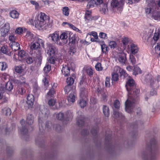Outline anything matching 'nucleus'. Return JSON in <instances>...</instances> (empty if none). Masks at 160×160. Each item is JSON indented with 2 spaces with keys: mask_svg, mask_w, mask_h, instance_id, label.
<instances>
[{
  "mask_svg": "<svg viewBox=\"0 0 160 160\" xmlns=\"http://www.w3.org/2000/svg\"><path fill=\"white\" fill-rule=\"evenodd\" d=\"M125 86L128 92V98L125 102V109L127 112L130 113L134 107L133 104L139 101L140 90L136 88L135 82L132 78L128 79Z\"/></svg>",
  "mask_w": 160,
  "mask_h": 160,
  "instance_id": "obj_1",
  "label": "nucleus"
},
{
  "mask_svg": "<svg viewBox=\"0 0 160 160\" xmlns=\"http://www.w3.org/2000/svg\"><path fill=\"white\" fill-rule=\"evenodd\" d=\"M158 149L156 141L154 139L150 141V145H147V150L143 151L142 153V157L144 160H156V153H153L155 150L156 151Z\"/></svg>",
  "mask_w": 160,
  "mask_h": 160,
  "instance_id": "obj_2",
  "label": "nucleus"
},
{
  "mask_svg": "<svg viewBox=\"0 0 160 160\" xmlns=\"http://www.w3.org/2000/svg\"><path fill=\"white\" fill-rule=\"evenodd\" d=\"M30 49L32 50H35V52L38 55L37 57L39 58V61L42 60L41 55L42 52V50L40 47L39 44L37 41H33L30 45Z\"/></svg>",
  "mask_w": 160,
  "mask_h": 160,
  "instance_id": "obj_3",
  "label": "nucleus"
},
{
  "mask_svg": "<svg viewBox=\"0 0 160 160\" xmlns=\"http://www.w3.org/2000/svg\"><path fill=\"white\" fill-rule=\"evenodd\" d=\"M38 18H36L34 20L33 24H35L36 27H41L45 24L48 20L47 19V16L44 13H41Z\"/></svg>",
  "mask_w": 160,
  "mask_h": 160,
  "instance_id": "obj_4",
  "label": "nucleus"
},
{
  "mask_svg": "<svg viewBox=\"0 0 160 160\" xmlns=\"http://www.w3.org/2000/svg\"><path fill=\"white\" fill-rule=\"evenodd\" d=\"M15 84H18V86L21 85L25 87H27L28 84L26 83V79L25 77L22 76H20L19 77V80L15 79L13 80Z\"/></svg>",
  "mask_w": 160,
  "mask_h": 160,
  "instance_id": "obj_5",
  "label": "nucleus"
},
{
  "mask_svg": "<svg viewBox=\"0 0 160 160\" xmlns=\"http://www.w3.org/2000/svg\"><path fill=\"white\" fill-rule=\"evenodd\" d=\"M153 76L151 74H148L146 75L145 77V81L146 82H150L151 86L155 88H158L159 86L158 84L156 85L154 83Z\"/></svg>",
  "mask_w": 160,
  "mask_h": 160,
  "instance_id": "obj_6",
  "label": "nucleus"
},
{
  "mask_svg": "<svg viewBox=\"0 0 160 160\" xmlns=\"http://www.w3.org/2000/svg\"><path fill=\"white\" fill-rule=\"evenodd\" d=\"M111 135L109 134L105 137V140L106 142V147L107 148L108 151L110 152H112V151L114 148V146L112 145V144L109 142L108 144L107 143L109 142L111 139Z\"/></svg>",
  "mask_w": 160,
  "mask_h": 160,
  "instance_id": "obj_7",
  "label": "nucleus"
},
{
  "mask_svg": "<svg viewBox=\"0 0 160 160\" xmlns=\"http://www.w3.org/2000/svg\"><path fill=\"white\" fill-rule=\"evenodd\" d=\"M78 113V115H80V117H78L77 118V124L79 127H82L84 124V117L82 115V112L81 111H79Z\"/></svg>",
  "mask_w": 160,
  "mask_h": 160,
  "instance_id": "obj_8",
  "label": "nucleus"
},
{
  "mask_svg": "<svg viewBox=\"0 0 160 160\" xmlns=\"http://www.w3.org/2000/svg\"><path fill=\"white\" fill-rule=\"evenodd\" d=\"M128 49L131 51L132 55L136 54L138 51V48L137 45L133 42L130 43V45L128 46Z\"/></svg>",
  "mask_w": 160,
  "mask_h": 160,
  "instance_id": "obj_9",
  "label": "nucleus"
},
{
  "mask_svg": "<svg viewBox=\"0 0 160 160\" xmlns=\"http://www.w3.org/2000/svg\"><path fill=\"white\" fill-rule=\"evenodd\" d=\"M10 29L9 24L8 23H5L1 29H0V32H1V35L4 36L9 32Z\"/></svg>",
  "mask_w": 160,
  "mask_h": 160,
  "instance_id": "obj_10",
  "label": "nucleus"
},
{
  "mask_svg": "<svg viewBox=\"0 0 160 160\" xmlns=\"http://www.w3.org/2000/svg\"><path fill=\"white\" fill-rule=\"evenodd\" d=\"M10 45L12 49L11 51H12L13 53V54L14 55V58H15V53H14V51H16L19 49H20V45L18 43L16 42H12L11 43H10Z\"/></svg>",
  "mask_w": 160,
  "mask_h": 160,
  "instance_id": "obj_11",
  "label": "nucleus"
},
{
  "mask_svg": "<svg viewBox=\"0 0 160 160\" xmlns=\"http://www.w3.org/2000/svg\"><path fill=\"white\" fill-rule=\"evenodd\" d=\"M20 123L22 126V128L21 129V134L23 135H26L28 132L27 124H25V121L23 120L21 121Z\"/></svg>",
  "mask_w": 160,
  "mask_h": 160,
  "instance_id": "obj_12",
  "label": "nucleus"
},
{
  "mask_svg": "<svg viewBox=\"0 0 160 160\" xmlns=\"http://www.w3.org/2000/svg\"><path fill=\"white\" fill-rule=\"evenodd\" d=\"M34 100V96L32 94H28L27 97V103L29 107H32L33 106Z\"/></svg>",
  "mask_w": 160,
  "mask_h": 160,
  "instance_id": "obj_13",
  "label": "nucleus"
},
{
  "mask_svg": "<svg viewBox=\"0 0 160 160\" xmlns=\"http://www.w3.org/2000/svg\"><path fill=\"white\" fill-rule=\"evenodd\" d=\"M0 51L2 53L10 56L12 55L13 54L12 51H9L8 46L5 45L1 47Z\"/></svg>",
  "mask_w": 160,
  "mask_h": 160,
  "instance_id": "obj_14",
  "label": "nucleus"
},
{
  "mask_svg": "<svg viewBox=\"0 0 160 160\" xmlns=\"http://www.w3.org/2000/svg\"><path fill=\"white\" fill-rule=\"evenodd\" d=\"M126 56V54L124 53H121L119 55L118 60L120 63L122 64H125L127 60Z\"/></svg>",
  "mask_w": 160,
  "mask_h": 160,
  "instance_id": "obj_15",
  "label": "nucleus"
},
{
  "mask_svg": "<svg viewBox=\"0 0 160 160\" xmlns=\"http://www.w3.org/2000/svg\"><path fill=\"white\" fill-rule=\"evenodd\" d=\"M49 37L51 38L52 40L54 42L57 43V44L60 45H62V43L60 42L58 43V41H59V37L57 33H53L52 34H50L49 35Z\"/></svg>",
  "mask_w": 160,
  "mask_h": 160,
  "instance_id": "obj_16",
  "label": "nucleus"
},
{
  "mask_svg": "<svg viewBox=\"0 0 160 160\" xmlns=\"http://www.w3.org/2000/svg\"><path fill=\"white\" fill-rule=\"evenodd\" d=\"M99 5L100 7V11L101 13L105 14L108 12V10L107 4L103 2Z\"/></svg>",
  "mask_w": 160,
  "mask_h": 160,
  "instance_id": "obj_17",
  "label": "nucleus"
},
{
  "mask_svg": "<svg viewBox=\"0 0 160 160\" xmlns=\"http://www.w3.org/2000/svg\"><path fill=\"white\" fill-rule=\"evenodd\" d=\"M122 42L123 44V48L125 49L127 45L128 46L130 45V43H132V41L128 38L125 37L122 39Z\"/></svg>",
  "mask_w": 160,
  "mask_h": 160,
  "instance_id": "obj_18",
  "label": "nucleus"
},
{
  "mask_svg": "<svg viewBox=\"0 0 160 160\" xmlns=\"http://www.w3.org/2000/svg\"><path fill=\"white\" fill-rule=\"evenodd\" d=\"M79 94L80 97L82 98L86 97L88 96V90L87 88L84 87L80 88Z\"/></svg>",
  "mask_w": 160,
  "mask_h": 160,
  "instance_id": "obj_19",
  "label": "nucleus"
},
{
  "mask_svg": "<svg viewBox=\"0 0 160 160\" xmlns=\"http://www.w3.org/2000/svg\"><path fill=\"white\" fill-rule=\"evenodd\" d=\"M70 68L69 64H68V66L65 65V66L63 67L62 72L65 77L68 76L69 75Z\"/></svg>",
  "mask_w": 160,
  "mask_h": 160,
  "instance_id": "obj_20",
  "label": "nucleus"
},
{
  "mask_svg": "<svg viewBox=\"0 0 160 160\" xmlns=\"http://www.w3.org/2000/svg\"><path fill=\"white\" fill-rule=\"evenodd\" d=\"M64 120L68 121L71 119L72 118L73 115L72 112L69 111H68L64 113Z\"/></svg>",
  "mask_w": 160,
  "mask_h": 160,
  "instance_id": "obj_21",
  "label": "nucleus"
},
{
  "mask_svg": "<svg viewBox=\"0 0 160 160\" xmlns=\"http://www.w3.org/2000/svg\"><path fill=\"white\" fill-rule=\"evenodd\" d=\"M68 37V33L64 32L62 33L60 36L59 41L61 40L63 44H65L67 43V39Z\"/></svg>",
  "mask_w": 160,
  "mask_h": 160,
  "instance_id": "obj_22",
  "label": "nucleus"
},
{
  "mask_svg": "<svg viewBox=\"0 0 160 160\" xmlns=\"http://www.w3.org/2000/svg\"><path fill=\"white\" fill-rule=\"evenodd\" d=\"M113 109H114L113 108ZM113 114L114 117L116 118H118V119L123 121L125 119L124 116L121 113H120L117 111L114 110Z\"/></svg>",
  "mask_w": 160,
  "mask_h": 160,
  "instance_id": "obj_23",
  "label": "nucleus"
},
{
  "mask_svg": "<svg viewBox=\"0 0 160 160\" xmlns=\"http://www.w3.org/2000/svg\"><path fill=\"white\" fill-rule=\"evenodd\" d=\"M123 5V4L121 3V2L120 1H118L117 0H112L111 2V6L113 8L120 7Z\"/></svg>",
  "mask_w": 160,
  "mask_h": 160,
  "instance_id": "obj_24",
  "label": "nucleus"
},
{
  "mask_svg": "<svg viewBox=\"0 0 160 160\" xmlns=\"http://www.w3.org/2000/svg\"><path fill=\"white\" fill-rule=\"evenodd\" d=\"M103 113L105 117H108L109 115V107L105 105L102 107Z\"/></svg>",
  "mask_w": 160,
  "mask_h": 160,
  "instance_id": "obj_25",
  "label": "nucleus"
},
{
  "mask_svg": "<svg viewBox=\"0 0 160 160\" xmlns=\"http://www.w3.org/2000/svg\"><path fill=\"white\" fill-rule=\"evenodd\" d=\"M26 53L24 51L21 50L19 51L18 52V59L19 61H22L24 58V57L25 56Z\"/></svg>",
  "mask_w": 160,
  "mask_h": 160,
  "instance_id": "obj_26",
  "label": "nucleus"
},
{
  "mask_svg": "<svg viewBox=\"0 0 160 160\" xmlns=\"http://www.w3.org/2000/svg\"><path fill=\"white\" fill-rule=\"evenodd\" d=\"M56 49V48L54 46L50 47L48 50L47 53L50 56H54L55 53Z\"/></svg>",
  "mask_w": 160,
  "mask_h": 160,
  "instance_id": "obj_27",
  "label": "nucleus"
},
{
  "mask_svg": "<svg viewBox=\"0 0 160 160\" xmlns=\"http://www.w3.org/2000/svg\"><path fill=\"white\" fill-rule=\"evenodd\" d=\"M2 112L6 116H9L11 113V111L10 108L5 107L2 109Z\"/></svg>",
  "mask_w": 160,
  "mask_h": 160,
  "instance_id": "obj_28",
  "label": "nucleus"
},
{
  "mask_svg": "<svg viewBox=\"0 0 160 160\" xmlns=\"http://www.w3.org/2000/svg\"><path fill=\"white\" fill-rule=\"evenodd\" d=\"M45 128L46 130L50 131L53 129V125L52 126V122L50 121H47L46 122Z\"/></svg>",
  "mask_w": 160,
  "mask_h": 160,
  "instance_id": "obj_29",
  "label": "nucleus"
},
{
  "mask_svg": "<svg viewBox=\"0 0 160 160\" xmlns=\"http://www.w3.org/2000/svg\"><path fill=\"white\" fill-rule=\"evenodd\" d=\"M101 43H102V44H100L102 52L103 53H107L108 51V47L104 44V41L101 42Z\"/></svg>",
  "mask_w": 160,
  "mask_h": 160,
  "instance_id": "obj_30",
  "label": "nucleus"
},
{
  "mask_svg": "<svg viewBox=\"0 0 160 160\" xmlns=\"http://www.w3.org/2000/svg\"><path fill=\"white\" fill-rule=\"evenodd\" d=\"M33 116L31 114L28 115L27 119V122L29 125L32 124L33 122Z\"/></svg>",
  "mask_w": 160,
  "mask_h": 160,
  "instance_id": "obj_31",
  "label": "nucleus"
},
{
  "mask_svg": "<svg viewBox=\"0 0 160 160\" xmlns=\"http://www.w3.org/2000/svg\"><path fill=\"white\" fill-rule=\"evenodd\" d=\"M79 40L78 37L77 35H73L69 39V42L72 44H75L76 42H77Z\"/></svg>",
  "mask_w": 160,
  "mask_h": 160,
  "instance_id": "obj_32",
  "label": "nucleus"
},
{
  "mask_svg": "<svg viewBox=\"0 0 160 160\" xmlns=\"http://www.w3.org/2000/svg\"><path fill=\"white\" fill-rule=\"evenodd\" d=\"M10 16L13 18H17L19 15V13L15 10H13L10 12Z\"/></svg>",
  "mask_w": 160,
  "mask_h": 160,
  "instance_id": "obj_33",
  "label": "nucleus"
},
{
  "mask_svg": "<svg viewBox=\"0 0 160 160\" xmlns=\"http://www.w3.org/2000/svg\"><path fill=\"white\" fill-rule=\"evenodd\" d=\"M35 141L36 144L41 146V145L44 142V141L41 137H38L35 139Z\"/></svg>",
  "mask_w": 160,
  "mask_h": 160,
  "instance_id": "obj_34",
  "label": "nucleus"
},
{
  "mask_svg": "<svg viewBox=\"0 0 160 160\" xmlns=\"http://www.w3.org/2000/svg\"><path fill=\"white\" fill-rule=\"evenodd\" d=\"M55 91L54 88L52 87L50 89L49 92L47 93L46 97L47 98L52 97L54 93H55Z\"/></svg>",
  "mask_w": 160,
  "mask_h": 160,
  "instance_id": "obj_35",
  "label": "nucleus"
},
{
  "mask_svg": "<svg viewBox=\"0 0 160 160\" xmlns=\"http://www.w3.org/2000/svg\"><path fill=\"white\" fill-rule=\"evenodd\" d=\"M56 118L58 120H64V114L62 112H59L58 113L56 114Z\"/></svg>",
  "mask_w": 160,
  "mask_h": 160,
  "instance_id": "obj_36",
  "label": "nucleus"
},
{
  "mask_svg": "<svg viewBox=\"0 0 160 160\" xmlns=\"http://www.w3.org/2000/svg\"><path fill=\"white\" fill-rule=\"evenodd\" d=\"M6 90L8 91H11L13 88V86L11 82H8L5 85Z\"/></svg>",
  "mask_w": 160,
  "mask_h": 160,
  "instance_id": "obj_37",
  "label": "nucleus"
},
{
  "mask_svg": "<svg viewBox=\"0 0 160 160\" xmlns=\"http://www.w3.org/2000/svg\"><path fill=\"white\" fill-rule=\"evenodd\" d=\"M87 102L86 101L82 98H81L79 100V104L82 108H84L87 104Z\"/></svg>",
  "mask_w": 160,
  "mask_h": 160,
  "instance_id": "obj_38",
  "label": "nucleus"
},
{
  "mask_svg": "<svg viewBox=\"0 0 160 160\" xmlns=\"http://www.w3.org/2000/svg\"><path fill=\"white\" fill-rule=\"evenodd\" d=\"M73 88L72 85L67 84L64 88V91L66 93H68L71 91L72 90Z\"/></svg>",
  "mask_w": 160,
  "mask_h": 160,
  "instance_id": "obj_39",
  "label": "nucleus"
},
{
  "mask_svg": "<svg viewBox=\"0 0 160 160\" xmlns=\"http://www.w3.org/2000/svg\"><path fill=\"white\" fill-rule=\"evenodd\" d=\"M75 97L74 93H70L68 97V102L73 103L75 102Z\"/></svg>",
  "mask_w": 160,
  "mask_h": 160,
  "instance_id": "obj_40",
  "label": "nucleus"
},
{
  "mask_svg": "<svg viewBox=\"0 0 160 160\" xmlns=\"http://www.w3.org/2000/svg\"><path fill=\"white\" fill-rule=\"evenodd\" d=\"M53 129L58 132H61L62 131V128L58 124L53 125Z\"/></svg>",
  "mask_w": 160,
  "mask_h": 160,
  "instance_id": "obj_41",
  "label": "nucleus"
},
{
  "mask_svg": "<svg viewBox=\"0 0 160 160\" xmlns=\"http://www.w3.org/2000/svg\"><path fill=\"white\" fill-rule=\"evenodd\" d=\"M41 112L43 115V116L45 117H48L49 113V110L46 108H44L42 110Z\"/></svg>",
  "mask_w": 160,
  "mask_h": 160,
  "instance_id": "obj_42",
  "label": "nucleus"
},
{
  "mask_svg": "<svg viewBox=\"0 0 160 160\" xmlns=\"http://www.w3.org/2000/svg\"><path fill=\"white\" fill-rule=\"evenodd\" d=\"M7 67L8 65L6 62H0V70L1 71L5 70Z\"/></svg>",
  "mask_w": 160,
  "mask_h": 160,
  "instance_id": "obj_43",
  "label": "nucleus"
},
{
  "mask_svg": "<svg viewBox=\"0 0 160 160\" xmlns=\"http://www.w3.org/2000/svg\"><path fill=\"white\" fill-rule=\"evenodd\" d=\"M76 52V48L73 47H71L70 48L68 51V53L71 55L73 56L74 55Z\"/></svg>",
  "mask_w": 160,
  "mask_h": 160,
  "instance_id": "obj_44",
  "label": "nucleus"
},
{
  "mask_svg": "<svg viewBox=\"0 0 160 160\" xmlns=\"http://www.w3.org/2000/svg\"><path fill=\"white\" fill-rule=\"evenodd\" d=\"M90 11H87L85 15V18L88 21H90L92 19L91 14Z\"/></svg>",
  "mask_w": 160,
  "mask_h": 160,
  "instance_id": "obj_45",
  "label": "nucleus"
},
{
  "mask_svg": "<svg viewBox=\"0 0 160 160\" xmlns=\"http://www.w3.org/2000/svg\"><path fill=\"white\" fill-rule=\"evenodd\" d=\"M108 45L111 48H115L117 47V44L116 42L114 41H111L109 42Z\"/></svg>",
  "mask_w": 160,
  "mask_h": 160,
  "instance_id": "obj_46",
  "label": "nucleus"
},
{
  "mask_svg": "<svg viewBox=\"0 0 160 160\" xmlns=\"http://www.w3.org/2000/svg\"><path fill=\"white\" fill-rule=\"evenodd\" d=\"M54 56H50L49 58H48V62L50 64H54L55 63L56 59Z\"/></svg>",
  "mask_w": 160,
  "mask_h": 160,
  "instance_id": "obj_47",
  "label": "nucleus"
},
{
  "mask_svg": "<svg viewBox=\"0 0 160 160\" xmlns=\"http://www.w3.org/2000/svg\"><path fill=\"white\" fill-rule=\"evenodd\" d=\"M34 60V58L33 57H28L26 59V62L28 64H31L32 63Z\"/></svg>",
  "mask_w": 160,
  "mask_h": 160,
  "instance_id": "obj_48",
  "label": "nucleus"
},
{
  "mask_svg": "<svg viewBox=\"0 0 160 160\" xmlns=\"http://www.w3.org/2000/svg\"><path fill=\"white\" fill-rule=\"evenodd\" d=\"M159 35L158 33H155L153 37V40L152 41L151 44H153V43L155 44L156 41H157L159 39Z\"/></svg>",
  "mask_w": 160,
  "mask_h": 160,
  "instance_id": "obj_49",
  "label": "nucleus"
},
{
  "mask_svg": "<svg viewBox=\"0 0 160 160\" xmlns=\"http://www.w3.org/2000/svg\"><path fill=\"white\" fill-rule=\"evenodd\" d=\"M133 70L134 72L133 73L134 75H135L138 73L140 74L142 73L141 70L140 68H139L138 67L136 66L134 67Z\"/></svg>",
  "mask_w": 160,
  "mask_h": 160,
  "instance_id": "obj_50",
  "label": "nucleus"
},
{
  "mask_svg": "<svg viewBox=\"0 0 160 160\" xmlns=\"http://www.w3.org/2000/svg\"><path fill=\"white\" fill-rule=\"evenodd\" d=\"M153 45L152 46V47H153L154 45H155L154 49L155 50V52L157 53H158L159 51L160 50V44L159 43H157L156 45H155V44L153 43Z\"/></svg>",
  "mask_w": 160,
  "mask_h": 160,
  "instance_id": "obj_51",
  "label": "nucleus"
},
{
  "mask_svg": "<svg viewBox=\"0 0 160 160\" xmlns=\"http://www.w3.org/2000/svg\"><path fill=\"white\" fill-rule=\"evenodd\" d=\"M63 13L66 16H68L69 14V9L68 7H65L62 9Z\"/></svg>",
  "mask_w": 160,
  "mask_h": 160,
  "instance_id": "obj_52",
  "label": "nucleus"
},
{
  "mask_svg": "<svg viewBox=\"0 0 160 160\" xmlns=\"http://www.w3.org/2000/svg\"><path fill=\"white\" fill-rule=\"evenodd\" d=\"M26 37L27 38L30 39H34V35L29 31H27L26 35Z\"/></svg>",
  "mask_w": 160,
  "mask_h": 160,
  "instance_id": "obj_53",
  "label": "nucleus"
},
{
  "mask_svg": "<svg viewBox=\"0 0 160 160\" xmlns=\"http://www.w3.org/2000/svg\"><path fill=\"white\" fill-rule=\"evenodd\" d=\"M118 74L117 73H113L112 74V81H116L118 79Z\"/></svg>",
  "mask_w": 160,
  "mask_h": 160,
  "instance_id": "obj_54",
  "label": "nucleus"
},
{
  "mask_svg": "<svg viewBox=\"0 0 160 160\" xmlns=\"http://www.w3.org/2000/svg\"><path fill=\"white\" fill-rule=\"evenodd\" d=\"M51 69V66L48 64H46L45 66L44 67L43 70L45 73H48L49 72Z\"/></svg>",
  "mask_w": 160,
  "mask_h": 160,
  "instance_id": "obj_55",
  "label": "nucleus"
},
{
  "mask_svg": "<svg viewBox=\"0 0 160 160\" xmlns=\"http://www.w3.org/2000/svg\"><path fill=\"white\" fill-rule=\"evenodd\" d=\"M74 82V80L73 78L71 77H70L69 78H68L67 79V84L72 85Z\"/></svg>",
  "mask_w": 160,
  "mask_h": 160,
  "instance_id": "obj_56",
  "label": "nucleus"
},
{
  "mask_svg": "<svg viewBox=\"0 0 160 160\" xmlns=\"http://www.w3.org/2000/svg\"><path fill=\"white\" fill-rule=\"evenodd\" d=\"M85 71L88 75H89L90 77H92L93 74V70L91 68H86L85 69Z\"/></svg>",
  "mask_w": 160,
  "mask_h": 160,
  "instance_id": "obj_57",
  "label": "nucleus"
},
{
  "mask_svg": "<svg viewBox=\"0 0 160 160\" xmlns=\"http://www.w3.org/2000/svg\"><path fill=\"white\" fill-rule=\"evenodd\" d=\"M98 128H93L91 131V132L93 136L96 138L97 137Z\"/></svg>",
  "mask_w": 160,
  "mask_h": 160,
  "instance_id": "obj_58",
  "label": "nucleus"
},
{
  "mask_svg": "<svg viewBox=\"0 0 160 160\" xmlns=\"http://www.w3.org/2000/svg\"><path fill=\"white\" fill-rule=\"evenodd\" d=\"M94 2L93 0H90L88 1L87 5V8H90L91 7H94Z\"/></svg>",
  "mask_w": 160,
  "mask_h": 160,
  "instance_id": "obj_59",
  "label": "nucleus"
},
{
  "mask_svg": "<svg viewBox=\"0 0 160 160\" xmlns=\"http://www.w3.org/2000/svg\"><path fill=\"white\" fill-rule=\"evenodd\" d=\"M120 103L118 100H115L113 103V107L115 109H118L120 107Z\"/></svg>",
  "mask_w": 160,
  "mask_h": 160,
  "instance_id": "obj_60",
  "label": "nucleus"
},
{
  "mask_svg": "<svg viewBox=\"0 0 160 160\" xmlns=\"http://www.w3.org/2000/svg\"><path fill=\"white\" fill-rule=\"evenodd\" d=\"M39 127L40 132L41 133H42L43 132L44 128L42 126V123L41 120L40 119H39Z\"/></svg>",
  "mask_w": 160,
  "mask_h": 160,
  "instance_id": "obj_61",
  "label": "nucleus"
},
{
  "mask_svg": "<svg viewBox=\"0 0 160 160\" xmlns=\"http://www.w3.org/2000/svg\"><path fill=\"white\" fill-rule=\"evenodd\" d=\"M130 61L132 63V65H134L136 62V60L134 56L132 55H130Z\"/></svg>",
  "mask_w": 160,
  "mask_h": 160,
  "instance_id": "obj_62",
  "label": "nucleus"
},
{
  "mask_svg": "<svg viewBox=\"0 0 160 160\" xmlns=\"http://www.w3.org/2000/svg\"><path fill=\"white\" fill-rule=\"evenodd\" d=\"M95 68L96 70L98 71L102 70L103 68L101 66V64L99 62L97 63L95 65Z\"/></svg>",
  "mask_w": 160,
  "mask_h": 160,
  "instance_id": "obj_63",
  "label": "nucleus"
},
{
  "mask_svg": "<svg viewBox=\"0 0 160 160\" xmlns=\"http://www.w3.org/2000/svg\"><path fill=\"white\" fill-rule=\"evenodd\" d=\"M152 17L155 20H160V15L158 13H154L152 15Z\"/></svg>",
  "mask_w": 160,
  "mask_h": 160,
  "instance_id": "obj_64",
  "label": "nucleus"
}]
</instances>
